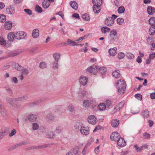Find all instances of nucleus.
I'll list each match as a JSON object with an SVG mask.
<instances>
[{"instance_id": "f257e3e1", "label": "nucleus", "mask_w": 155, "mask_h": 155, "mask_svg": "<svg viewBox=\"0 0 155 155\" xmlns=\"http://www.w3.org/2000/svg\"><path fill=\"white\" fill-rule=\"evenodd\" d=\"M116 85L118 89V93L121 94H123L126 87L125 81L123 80H120L116 83Z\"/></svg>"}, {"instance_id": "f03ea898", "label": "nucleus", "mask_w": 155, "mask_h": 155, "mask_svg": "<svg viewBox=\"0 0 155 155\" xmlns=\"http://www.w3.org/2000/svg\"><path fill=\"white\" fill-rule=\"evenodd\" d=\"M6 101L11 105L13 107L16 108H19L21 105L19 103L18 98L13 99L9 97L6 98Z\"/></svg>"}, {"instance_id": "7ed1b4c3", "label": "nucleus", "mask_w": 155, "mask_h": 155, "mask_svg": "<svg viewBox=\"0 0 155 155\" xmlns=\"http://www.w3.org/2000/svg\"><path fill=\"white\" fill-rule=\"evenodd\" d=\"M110 38L111 41H114L117 38V31L116 30H112L110 32Z\"/></svg>"}, {"instance_id": "20e7f679", "label": "nucleus", "mask_w": 155, "mask_h": 155, "mask_svg": "<svg viewBox=\"0 0 155 155\" xmlns=\"http://www.w3.org/2000/svg\"><path fill=\"white\" fill-rule=\"evenodd\" d=\"M97 66L93 65L87 69V71L94 75H96L97 72Z\"/></svg>"}, {"instance_id": "39448f33", "label": "nucleus", "mask_w": 155, "mask_h": 155, "mask_svg": "<svg viewBox=\"0 0 155 155\" xmlns=\"http://www.w3.org/2000/svg\"><path fill=\"white\" fill-rule=\"evenodd\" d=\"M26 34L24 32L20 31L18 32L15 35V38L18 40H20L25 38Z\"/></svg>"}, {"instance_id": "423d86ee", "label": "nucleus", "mask_w": 155, "mask_h": 155, "mask_svg": "<svg viewBox=\"0 0 155 155\" xmlns=\"http://www.w3.org/2000/svg\"><path fill=\"white\" fill-rule=\"evenodd\" d=\"M88 81V78L84 76H80L79 79L80 84L83 86H85L87 84Z\"/></svg>"}, {"instance_id": "0eeeda50", "label": "nucleus", "mask_w": 155, "mask_h": 155, "mask_svg": "<svg viewBox=\"0 0 155 155\" xmlns=\"http://www.w3.org/2000/svg\"><path fill=\"white\" fill-rule=\"evenodd\" d=\"M120 137V135L117 132H114L112 133L110 136V138L111 140L116 141L118 140Z\"/></svg>"}, {"instance_id": "6e6552de", "label": "nucleus", "mask_w": 155, "mask_h": 155, "mask_svg": "<svg viewBox=\"0 0 155 155\" xmlns=\"http://www.w3.org/2000/svg\"><path fill=\"white\" fill-rule=\"evenodd\" d=\"M7 14L9 15H13L15 13V8L13 5H10L6 9Z\"/></svg>"}, {"instance_id": "1a4fd4ad", "label": "nucleus", "mask_w": 155, "mask_h": 155, "mask_svg": "<svg viewBox=\"0 0 155 155\" xmlns=\"http://www.w3.org/2000/svg\"><path fill=\"white\" fill-rule=\"evenodd\" d=\"M87 120L89 123L92 124H95L97 121V119L94 115L90 116L88 117Z\"/></svg>"}, {"instance_id": "9d476101", "label": "nucleus", "mask_w": 155, "mask_h": 155, "mask_svg": "<svg viewBox=\"0 0 155 155\" xmlns=\"http://www.w3.org/2000/svg\"><path fill=\"white\" fill-rule=\"evenodd\" d=\"M117 145L121 147L125 146L126 145V142L123 138L120 137L117 140Z\"/></svg>"}, {"instance_id": "9b49d317", "label": "nucleus", "mask_w": 155, "mask_h": 155, "mask_svg": "<svg viewBox=\"0 0 155 155\" xmlns=\"http://www.w3.org/2000/svg\"><path fill=\"white\" fill-rule=\"evenodd\" d=\"M114 20L112 19V18L109 17L106 19L105 23L107 26H111L114 24Z\"/></svg>"}, {"instance_id": "f8f14e48", "label": "nucleus", "mask_w": 155, "mask_h": 155, "mask_svg": "<svg viewBox=\"0 0 155 155\" xmlns=\"http://www.w3.org/2000/svg\"><path fill=\"white\" fill-rule=\"evenodd\" d=\"M45 134L49 138H53L55 136V134L53 131H51L48 130L45 131Z\"/></svg>"}, {"instance_id": "ddd939ff", "label": "nucleus", "mask_w": 155, "mask_h": 155, "mask_svg": "<svg viewBox=\"0 0 155 155\" xmlns=\"http://www.w3.org/2000/svg\"><path fill=\"white\" fill-rule=\"evenodd\" d=\"M37 118L36 115L33 114H30L28 116V120L31 122H34L36 120Z\"/></svg>"}, {"instance_id": "4468645a", "label": "nucleus", "mask_w": 155, "mask_h": 155, "mask_svg": "<svg viewBox=\"0 0 155 155\" xmlns=\"http://www.w3.org/2000/svg\"><path fill=\"white\" fill-rule=\"evenodd\" d=\"M80 131L82 134L85 135H87L89 133V131L88 128L85 127H81Z\"/></svg>"}, {"instance_id": "2eb2a0df", "label": "nucleus", "mask_w": 155, "mask_h": 155, "mask_svg": "<svg viewBox=\"0 0 155 155\" xmlns=\"http://www.w3.org/2000/svg\"><path fill=\"white\" fill-rule=\"evenodd\" d=\"M147 11L148 14L152 15L155 12V9L154 7L150 6L147 7Z\"/></svg>"}, {"instance_id": "dca6fc26", "label": "nucleus", "mask_w": 155, "mask_h": 155, "mask_svg": "<svg viewBox=\"0 0 155 155\" xmlns=\"http://www.w3.org/2000/svg\"><path fill=\"white\" fill-rule=\"evenodd\" d=\"M117 48L116 47H114L113 48H110L109 50V53L110 56H114L116 55L117 53L116 51Z\"/></svg>"}, {"instance_id": "f3484780", "label": "nucleus", "mask_w": 155, "mask_h": 155, "mask_svg": "<svg viewBox=\"0 0 155 155\" xmlns=\"http://www.w3.org/2000/svg\"><path fill=\"white\" fill-rule=\"evenodd\" d=\"M125 103V101H122L120 102L119 104L114 108V110H116L117 111L119 110L121 108L124 106Z\"/></svg>"}, {"instance_id": "a211bd4d", "label": "nucleus", "mask_w": 155, "mask_h": 155, "mask_svg": "<svg viewBox=\"0 0 155 155\" xmlns=\"http://www.w3.org/2000/svg\"><path fill=\"white\" fill-rule=\"evenodd\" d=\"M5 28L6 30H9L12 27V23L9 21H7L5 24Z\"/></svg>"}, {"instance_id": "6ab92c4d", "label": "nucleus", "mask_w": 155, "mask_h": 155, "mask_svg": "<svg viewBox=\"0 0 155 155\" xmlns=\"http://www.w3.org/2000/svg\"><path fill=\"white\" fill-rule=\"evenodd\" d=\"M100 5H94L93 6V10L94 12L95 13H99L101 10L100 8Z\"/></svg>"}, {"instance_id": "aec40b11", "label": "nucleus", "mask_w": 155, "mask_h": 155, "mask_svg": "<svg viewBox=\"0 0 155 155\" xmlns=\"http://www.w3.org/2000/svg\"><path fill=\"white\" fill-rule=\"evenodd\" d=\"M66 46L69 45L71 46H74L77 45L78 44H77L75 41H73L70 39H68L67 41H66Z\"/></svg>"}, {"instance_id": "412c9836", "label": "nucleus", "mask_w": 155, "mask_h": 155, "mask_svg": "<svg viewBox=\"0 0 155 155\" xmlns=\"http://www.w3.org/2000/svg\"><path fill=\"white\" fill-rule=\"evenodd\" d=\"M7 37L8 41L11 42L13 41L15 38V35L12 32H10L8 34Z\"/></svg>"}, {"instance_id": "4be33fe9", "label": "nucleus", "mask_w": 155, "mask_h": 155, "mask_svg": "<svg viewBox=\"0 0 155 155\" xmlns=\"http://www.w3.org/2000/svg\"><path fill=\"white\" fill-rule=\"evenodd\" d=\"M51 3L48 0H44L42 2V6L44 8H48L50 6Z\"/></svg>"}, {"instance_id": "5701e85b", "label": "nucleus", "mask_w": 155, "mask_h": 155, "mask_svg": "<svg viewBox=\"0 0 155 155\" xmlns=\"http://www.w3.org/2000/svg\"><path fill=\"white\" fill-rule=\"evenodd\" d=\"M119 123V120L117 119H113L112 120L111 122V125L114 127H116L118 126Z\"/></svg>"}, {"instance_id": "b1692460", "label": "nucleus", "mask_w": 155, "mask_h": 155, "mask_svg": "<svg viewBox=\"0 0 155 155\" xmlns=\"http://www.w3.org/2000/svg\"><path fill=\"white\" fill-rule=\"evenodd\" d=\"M70 4L73 9L75 10L77 9L78 5L76 2L75 1H71L70 3Z\"/></svg>"}, {"instance_id": "393cba45", "label": "nucleus", "mask_w": 155, "mask_h": 155, "mask_svg": "<svg viewBox=\"0 0 155 155\" xmlns=\"http://www.w3.org/2000/svg\"><path fill=\"white\" fill-rule=\"evenodd\" d=\"M32 36L34 38H37L39 36V31L38 29H35L32 31Z\"/></svg>"}, {"instance_id": "a878e982", "label": "nucleus", "mask_w": 155, "mask_h": 155, "mask_svg": "<svg viewBox=\"0 0 155 155\" xmlns=\"http://www.w3.org/2000/svg\"><path fill=\"white\" fill-rule=\"evenodd\" d=\"M106 71V68L104 67H101L99 69V72L102 75L105 74Z\"/></svg>"}, {"instance_id": "bb28decb", "label": "nucleus", "mask_w": 155, "mask_h": 155, "mask_svg": "<svg viewBox=\"0 0 155 155\" xmlns=\"http://www.w3.org/2000/svg\"><path fill=\"white\" fill-rule=\"evenodd\" d=\"M79 146H76L72 150H71L73 155H76L78 152V150L80 148Z\"/></svg>"}, {"instance_id": "cd10ccee", "label": "nucleus", "mask_w": 155, "mask_h": 155, "mask_svg": "<svg viewBox=\"0 0 155 155\" xmlns=\"http://www.w3.org/2000/svg\"><path fill=\"white\" fill-rule=\"evenodd\" d=\"M155 32V26H151L149 31V33L150 35H153Z\"/></svg>"}, {"instance_id": "c85d7f7f", "label": "nucleus", "mask_w": 155, "mask_h": 155, "mask_svg": "<svg viewBox=\"0 0 155 155\" xmlns=\"http://www.w3.org/2000/svg\"><path fill=\"white\" fill-rule=\"evenodd\" d=\"M113 77L116 78H118L120 76V73L119 71H114L112 73Z\"/></svg>"}, {"instance_id": "c756f323", "label": "nucleus", "mask_w": 155, "mask_h": 155, "mask_svg": "<svg viewBox=\"0 0 155 155\" xmlns=\"http://www.w3.org/2000/svg\"><path fill=\"white\" fill-rule=\"evenodd\" d=\"M92 2L94 5L101 6L103 0H92Z\"/></svg>"}, {"instance_id": "7c9ffc66", "label": "nucleus", "mask_w": 155, "mask_h": 155, "mask_svg": "<svg viewBox=\"0 0 155 155\" xmlns=\"http://www.w3.org/2000/svg\"><path fill=\"white\" fill-rule=\"evenodd\" d=\"M106 107L104 103H101L98 106V108L100 110H104Z\"/></svg>"}, {"instance_id": "2f4dec72", "label": "nucleus", "mask_w": 155, "mask_h": 155, "mask_svg": "<svg viewBox=\"0 0 155 155\" xmlns=\"http://www.w3.org/2000/svg\"><path fill=\"white\" fill-rule=\"evenodd\" d=\"M149 114V113L147 110H143L142 112V115L145 118H147Z\"/></svg>"}, {"instance_id": "473e14b6", "label": "nucleus", "mask_w": 155, "mask_h": 155, "mask_svg": "<svg viewBox=\"0 0 155 155\" xmlns=\"http://www.w3.org/2000/svg\"><path fill=\"white\" fill-rule=\"evenodd\" d=\"M79 95L81 97H87L88 96V93L87 91H81L79 92Z\"/></svg>"}, {"instance_id": "72a5a7b5", "label": "nucleus", "mask_w": 155, "mask_h": 155, "mask_svg": "<svg viewBox=\"0 0 155 155\" xmlns=\"http://www.w3.org/2000/svg\"><path fill=\"white\" fill-rule=\"evenodd\" d=\"M101 30L103 33H106L108 32L110 30V29L107 27L104 26L101 28Z\"/></svg>"}, {"instance_id": "f704fd0d", "label": "nucleus", "mask_w": 155, "mask_h": 155, "mask_svg": "<svg viewBox=\"0 0 155 155\" xmlns=\"http://www.w3.org/2000/svg\"><path fill=\"white\" fill-rule=\"evenodd\" d=\"M15 68L16 70L20 71H22L23 69V67L18 64H15Z\"/></svg>"}, {"instance_id": "c9c22d12", "label": "nucleus", "mask_w": 155, "mask_h": 155, "mask_svg": "<svg viewBox=\"0 0 155 155\" xmlns=\"http://www.w3.org/2000/svg\"><path fill=\"white\" fill-rule=\"evenodd\" d=\"M149 22L151 26H153L155 25V18L152 17L149 20Z\"/></svg>"}, {"instance_id": "e433bc0d", "label": "nucleus", "mask_w": 155, "mask_h": 155, "mask_svg": "<svg viewBox=\"0 0 155 155\" xmlns=\"http://www.w3.org/2000/svg\"><path fill=\"white\" fill-rule=\"evenodd\" d=\"M126 56L129 59H132L134 58V55L129 52L126 53Z\"/></svg>"}, {"instance_id": "4c0bfd02", "label": "nucleus", "mask_w": 155, "mask_h": 155, "mask_svg": "<svg viewBox=\"0 0 155 155\" xmlns=\"http://www.w3.org/2000/svg\"><path fill=\"white\" fill-rule=\"evenodd\" d=\"M125 8L123 6H121L117 9V12L119 14H122L124 12Z\"/></svg>"}, {"instance_id": "58836bf2", "label": "nucleus", "mask_w": 155, "mask_h": 155, "mask_svg": "<svg viewBox=\"0 0 155 155\" xmlns=\"http://www.w3.org/2000/svg\"><path fill=\"white\" fill-rule=\"evenodd\" d=\"M58 61H56L53 62L52 63V68L54 69H56L58 68Z\"/></svg>"}, {"instance_id": "ea45409f", "label": "nucleus", "mask_w": 155, "mask_h": 155, "mask_svg": "<svg viewBox=\"0 0 155 155\" xmlns=\"http://www.w3.org/2000/svg\"><path fill=\"white\" fill-rule=\"evenodd\" d=\"M82 18L84 20L88 21L90 20V17L87 14H85L82 15Z\"/></svg>"}, {"instance_id": "a19ab883", "label": "nucleus", "mask_w": 155, "mask_h": 155, "mask_svg": "<svg viewBox=\"0 0 155 155\" xmlns=\"http://www.w3.org/2000/svg\"><path fill=\"white\" fill-rule=\"evenodd\" d=\"M35 11L38 13H41L42 12V8L38 5H36L35 7Z\"/></svg>"}, {"instance_id": "79ce46f5", "label": "nucleus", "mask_w": 155, "mask_h": 155, "mask_svg": "<svg viewBox=\"0 0 155 155\" xmlns=\"http://www.w3.org/2000/svg\"><path fill=\"white\" fill-rule=\"evenodd\" d=\"M60 54L59 53H55L53 55V57L55 61H58L60 58Z\"/></svg>"}, {"instance_id": "37998d69", "label": "nucleus", "mask_w": 155, "mask_h": 155, "mask_svg": "<svg viewBox=\"0 0 155 155\" xmlns=\"http://www.w3.org/2000/svg\"><path fill=\"white\" fill-rule=\"evenodd\" d=\"M39 67L41 69L45 68L47 67L46 63L44 62H42L40 63Z\"/></svg>"}, {"instance_id": "c03bdc74", "label": "nucleus", "mask_w": 155, "mask_h": 155, "mask_svg": "<svg viewBox=\"0 0 155 155\" xmlns=\"http://www.w3.org/2000/svg\"><path fill=\"white\" fill-rule=\"evenodd\" d=\"M6 20V16L4 15H0V21L1 22H5Z\"/></svg>"}, {"instance_id": "a18cd8bd", "label": "nucleus", "mask_w": 155, "mask_h": 155, "mask_svg": "<svg viewBox=\"0 0 155 155\" xmlns=\"http://www.w3.org/2000/svg\"><path fill=\"white\" fill-rule=\"evenodd\" d=\"M117 23L119 25H122L124 22V19L121 18H118L117 20Z\"/></svg>"}, {"instance_id": "49530a36", "label": "nucleus", "mask_w": 155, "mask_h": 155, "mask_svg": "<svg viewBox=\"0 0 155 155\" xmlns=\"http://www.w3.org/2000/svg\"><path fill=\"white\" fill-rule=\"evenodd\" d=\"M32 129L34 130H36L38 129L39 125L36 123H34L32 124Z\"/></svg>"}, {"instance_id": "de8ad7c7", "label": "nucleus", "mask_w": 155, "mask_h": 155, "mask_svg": "<svg viewBox=\"0 0 155 155\" xmlns=\"http://www.w3.org/2000/svg\"><path fill=\"white\" fill-rule=\"evenodd\" d=\"M125 56V54L124 53L120 52L118 54V58L119 60L121 59L124 58Z\"/></svg>"}, {"instance_id": "09e8293b", "label": "nucleus", "mask_w": 155, "mask_h": 155, "mask_svg": "<svg viewBox=\"0 0 155 155\" xmlns=\"http://www.w3.org/2000/svg\"><path fill=\"white\" fill-rule=\"evenodd\" d=\"M68 110L71 112H73L74 110V108L73 105L71 104H70L68 106Z\"/></svg>"}, {"instance_id": "8fccbe9b", "label": "nucleus", "mask_w": 155, "mask_h": 155, "mask_svg": "<svg viewBox=\"0 0 155 155\" xmlns=\"http://www.w3.org/2000/svg\"><path fill=\"white\" fill-rule=\"evenodd\" d=\"M81 124L79 122H77L74 126V128L76 129H79L80 128H81V127H83L81 126Z\"/></svg>"}, {"instance_id": "3c124183", "label": "nucleus", "mask_w": 155, "mask_h": 155, "mask_svg": "<svg viewBox=\"0 0 155 155\" xmlns=\"http://www.w3.org/2000/svg\"><path fill=\"white\" fill-rule=\"evenodd\" d=\"M89 101L87 100L84 101L83 102V106L84 107L86 108L89 106Z\"/></svg>"}, {"instance_id": "603ef678", "label": "nucleus", "mask_w": 155, "mask_h": 155, "mask_svg": "<svg viewBox=\"0 0 155 155\" xmlns=\"http://www.w3.org/2000/svg\"><path fill=\"white\" fill-rule=\"evenodd\" d=\"M135 97L140 101H141L142 99V95L139 94H135Z\"/></svg>"}, {"instance_id": "864d4df0", "label": "nucleus", "mask_w": 155, "mask_h": 155, "mask_svg": "<svg viewBox=\"0 0 155 155\" xmlns=\"http://www.w3.org/2000/svg\"><path fill=\"white\" fill-rule=\"evenodd\" d=\"M153 39L151 37H148L147 39V42L149 44H151L153 41Z\"/></svg>"}, {"instance_id": "5fc2aeb1", "label": "nucleus", "mask_w": 155, "mask_h": 155, "mask_svg": "<svg viewBox=\"0 0 155 155\" xmlns=\"http://www.w3.org/2000/svg\"><path fill=\"white\" fill-rule=\"evenodd\" d=\"M5 90L9 94L11 95L13 94L12 91L9 87H6Z\"/></svg>"}, {"instance_id": "6e6d98bb", "label": "nucleus", "mask_w": 155, "mask_h": 155, "mask_svg": "<svg viewBox=\"0 0 155 155\" xmlns=\"http://www.w3.org/2000/svg\"><path fill=\"white\" fill-rule=\"evenodd\" d=\"M134 147L135 148L137 152H140L142 150L141 147H139L137 145H134Z\"/></svg>"}, {"instance_id": "4d7b16f0", "label": "nucleus", "mask_w": 155, "mask_h": 155, "mask_svg": "<svg viewBox=\"0 0 155 155\" xmlns=\"http://www.w3.org/2000/svg\"><path fill=\"white\" fill-rule=\"evenodd\" d=\"M28 97L26 95L22 97H21L18 98V100L19 101H24L28 99Z\"/></svg>"}, {"instance_id": "13d9d810", "label": "nucleus", "mask_w": 155, "mask_h": 155, "mask_svg": "<svg viewBox=\"0 0 155 155\" xmlns=\"http://www.w3.org/2000/svg\"><path fill=\"white\" fill-rule=\"evenodd\" d=\"M0 44L2 45H6L5 41L3 38L0 36Z\"/></svg>"}, {"instance_id": "bf43d9fd", "label": "nucleus", "mask_w": 155, "mask_h": 155, "mask_svg": "<svg viewBox=\"0 0 155 155\" xmlns=\"http://www.w3.org/2000/svg\"><path fill=\"white\" fill-rule=\"evenodd\" d=\"M135 109H133L131 110L130 112L131 113L134 114H136L138 113L140 111L139 108H137L136 110Z\"/></svg>"}, {"instance_id": "052dcab7", "label": "nucleus", "mask_w": 155, "mask_h": 155, "mask_svg": "<svg viewBox=\"0 0 155 155\" xmlns=\"http://www.w3.org/2000/svg\"><path fill=\"white\" fill-rule=\"evenodd\" d=\"M47 117L49 120H52L54 118V116L52 114H48L47 116Z\"/></svg>"}, {"instance_id": "680f3d73", "label": "nucleus", "mask_w": 155, "mask_h": 155, "mask_svg": "<svg viewBox=\"0 0 155 155\" xmlns=\"http://www.w3.org/2000/svg\"><path fill=\"white\" fill-rule=\"evenodd\" d=\"M24 11L29 15H30L32 14V11L29 9H24Z\"/></svg>"}, {"instance_id": "e2e57ef3", "label": "nucleus", "mask_w": 155, "mask_h": 155, "mask_svg": "<svg viewBox=\"0 0 155 155\" xmlns=\"http://www.w3.org/2000/svg\"><path fill=\"white\" fill-rule=\"evenodd\" d=\"M10 66L9 65H3L1 68V70L2 71L7 69L9 68Z\"/></svg>"}, {"instance_id": "0e129e2a", "label": "nucleus", "mask_w": 155, "mask_h": 155, "mask_svg": "<svg viewBox=\"0 0 155 155\" xmlns=\"http://www.w3.org/2000/svg\"><path fill=\"white\" fill-rule=\"evenodd\" d=\"M143 135L144 137V138L145 139H149L150 138V134L146 132L144 133L143 134Z\"/></svg>"}, {"instance_id": "69168bd1", "label": "nucleus", "mask_w": 155, "mask_h": 155, "mask_svg": "<svg viewBox=\"0 0 155 155\" xmlns=\"http://www.w3.org/2000/svg\"><path fill=\"white\" fill-rule=\"evenodd\" d=\"M21 73L23 74V75H27L28 74V70L26 68H23Z\"/></svg>"}, {"instance_id": "338daca9", "label": "nucleus", "mask_w": 155, "mask_h": 155, "mask_svg": "<svg viewBox=\"0 0 155 155\" xmlns=\"http://www.w3.org/2000/svg\"><path fill=\"white\" fill-rule=\"evenodd\" d=\"M5 131H3L0 132V140H1L3 137L5 136Z\"/></svg>"}, {"instance_id": "774afa93", "label": "nucleus", "mask_w": 155, "mask_h": 155, "mask_svg": "<svg viewBox=\"0 0 155 155\" xmlns=\"http://www.w3.org/2000/svg\"><path fill=\"white\" fill-rule=\"evenodd\" d=\"M16 130L13 129L11 131L10 133L9 134V136L10 137H11L13 135H15L16 134Z\"/></svg>"}]
</instances>
